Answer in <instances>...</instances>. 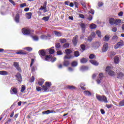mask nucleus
Masks as SVG:
<instances>
[{
	"label": "nucleus",
	"mask_w": 124,
	"mask_h": 124,
	"mask_svg": "<svg viewBox=\"0 0 124 124\" xmlns=\"http://www.w3.org/2000/svg\"><path fill=\"white\" fill-rule=\"evenodd\" d=\"M96 98H97V100L101 102L108 103V100H107V98L105 95H100L96 94Z\"/></svg>",
	"instance_id": "nucleus-1"
},
{
	"label": "nucleus",
	"mask_w": 124,
	"mask_h": 124,
	"mask_svg": "<svg viewBox=\"0 0 124 124\" xmlns=\"http://www.w3.org/2000/svg\"><path fill=\"white\" fill-rule=\"evenodd\" d=\"M65 52L67 55L65 56L64 57V59L65 60L66 59H72V58H74V56H69L70 54H71L72 53V51L69 49H65Z\"/></svg>",
	"instance_id": "nucleus-2"
},
{
	"label": "nucleus",
	"mask_w": 124,
	"mask_h": 124,
	"mask_svg": "<svg viewBox=\"0 0 124 124\" xmlns=\"http://www.w3.org/2000/svg\"><path fill=\"white\" fill-rule=\"evenodd\" d=\"M79 26L81 28V31L82 33H85V32H86V31L87 30V27H88V25L84 23H81L79 24Z\"/></svg>",
	"instance_id": "nucleus-3"
},
{
	"label": "nucleus",
	"mask_w": 124,
	"mask_h": 124,
	"mask_svg": "<svg viewBox=\"0 0 124 124\" xmlns=\"http://www.w3.org/2000/svg\"><path fill=\"white\" fill-rule=\"evenodd\" d=\"M10 93L11 94H12V95L18 94V88H17L16 87H12L10 91Z\"/></svg>",
	"instance_id": "nucleus-4"
},
{
	"label": "nucleus",
	"mask_w": 124,
	"mask_h": 124,
	"mask_svg": "<svg viewBox=\"0 0 124 124\" xmlns=\"http://www.w3.org/2000/svg\"><path fill=\"white\" fill-rule=\"evenodd\" d=\"M116 75H117V78L118 79H123L124 74L122 72L119 71V70H116Z\"/></svg>",
	"instance_id": "nucleus-5"
},
{
	"label": "nucleus",
	"mask_w": 124,
	"mask_h": 124,
	"mask_svg": "<svg viewBox=\"0 0 124 124\" xmlns=\"http://www.w3.org/2000/svg\"><path fill=\"white\" fill-rule=\"evenodd\" d=\"M22 32L24 35H29L31 34V30L25 28L22 29Z\"/></svg>",
	"instance_id": "nucleus-6"
},
{
	"label": "nucleus",
	"mask_w": 124,
	"mask_h": 124,
	"mask_svg": "<svg viewBox=\"0 0 124 124\" xmlns=\"http://www.w3.org/2000/svg\"><path fill=\"white\" fill-rule=\"evenodd\" d=\"M108 48L109 46L108 45V43L104 44L102 48V52L103 53H105L106 52H107V51H108Z\"/></svg>",
	"instance_id": "nucleus-7"
},
{
	"label": "nucleus",
	"mask_w": 124,
	"mask_h": 124,
	"mask_svg": "<svg viewBox=\"0 0 124 124\" xmlns=\"http://www.w3.org/2000/svg\"><path fill=\"white\" fill-rule=\"evenodd\" d=\"M13 65L14 66H15V68H16V69L18 71H19V72H21V71H22V70L20 67V65H19V62H14Z\"/></svg>",
	"instance_id": "nucleus-8"
},
{
	"label": "nucleus",
	"mask_w": 124,
	"mask_h": 124,
	"mask_svg": "<svg viewBox=\"0 0 124 124\" xmlns=\"http://www.w3.org/2000/svg\"><path fill=\"white\" fill-rule=\"evenodd\" d=\"M99 46H100V44L98 42L93 43L92 45L93 48V49H94L95 50H96V49H98Z\"/></svg>",
	"instance_id": "nucleus-9"
},
{
	"label": "nucleus",
	"mask_w": 124,
	"mask_h": 124,
	"mask_svg": "<svg viewBox=\"0 0 124 124\" xmlns=\"http://www.w3.org/2000/svg\"><path fill=\"white\" fill-rule=\"evenodd\" d=\"M73 43L75 46L77 45V43L78 42V35H76L73 39Z\"/></svg>",
	"instance_id": "nucleus-10"
},
{
	"label": "nucleus",
	"mask_w": 124,
	"mask_h": 124,
	"mask_svg": "<svg viewBox=\"0 0 124 124\" xmlns=\"http://www.w3.org/2000/svg\"><path fill=\"white\" fill-rule=\"evenodd\" d=\"M39 55H40V57L42 58V57H44L46 56V52H45V50L41 49L39 51Z\"/></svg>",
	"instance_id": "nucleus-11"
},
{
	"label": "nucleus",
	"mask_w": 124,
	"mask_h": 124,
	"mask_svg": "<svg viewBox=\"0 0 124 124\" xmlns=\"http://www.w3.org/2000/svg\"><path fill=\"white\" fill-rule=\"evenodd\" d=\"M16 77L18 82H21L22 81V76L21 75V74L19 73H17Z\"/></svg>",
	"instance_id": "nucleus-12"
},
{
	"label": "nucleus",
	"mask_w": 124,
	"mask_h": 124,
	"mask_svg": "<svg viewBox=\"0 0 124 124\" xmlns=\"http://www.w3.org/2000/svg\"><path fill=\"white\" fill-rule=\"evenodd\" d=\"M121 23H122V20L119 18H117L115 19L114 21V25H115V26H120Z\"/></svg>",
	"instance_id": "nucleus-13"
},
{
	"label": "nucleus",
	"mask_w": 124,
	"mask_h": 124,
	"mask_svg": "<svg viewBox=\"0 0 124 124\" xmlns=\"http://www.w3.org/2000/svg\"><path fill=\"white\" fill-rule=\"evenodd\" d=\"M80 71H87L89 70V67L87 66H82L80 68Z\"/></svg>",
	"instance_id": "nucleus-14"
},
{
	"label": "nucleus",
	"mask_w": 124,
	"mask_h": 124,
	"mask_svg": "<svg viewBox=\"0 0 124 124\" xmlns=\"http://www.w3.org/2000/svg\"><path fill=\"white\" fill-rule=\"evenodd\" d=\"M115 19L113 17H110L109 18V23L110 25H111L112 26H113V25H115Z\"/></svg>",
	"instance_id": "nucleus-15"
},
{
	"label": "nucleus",
	"mask_w": 124,
	"mask_h": 124,
	"mask_svg": "<svg viewBox=\"0 0 124 124\" xmlns=\"http://www.w3.org/2000/svg\"><path fill=\"white\" fill-rule=\"evenodd\" d=\"M114 62L116 64H119L120 62V58L119 57L116 56L114 58Z\"/></svg>",
	"instance_id": "nucleus-16"
},
{
	"label": "nucleus",
	"mask_w": 124,
	"mask_h": 124,
	"mask_svg": "<svg viewBox=\"0 0 124 124\" xmlns=\"http://www.w3.org/2000/svg\"><path fill=\"white\" fill-rule=\"evenodd\" d=\"M16 54L17 55H27V52L23 50H19L18 51L16 52Z\"/></svg>",
	"instance_id": "nucleus-17"
},
{
	"label": "nucleus",
	"mask_w": 124,
	"mask_h": 124,
	"mask_svg": "<svg viewBox=\"0 0 124 124\" xmlns=\"http://www.w3.org/2000/svg\"><path fill=\"white\" fill-rule=\"evenodd\" d=\"M124 44L122 43L121 42H118L117 44L115 45L114 46V49H118V48H120V47L123 46Z\"/></svg>",
	"instance_id": "nucleus-18"
},
{
	"label": "nucleus",
	"mask_w": 124,
	"mask_h": 124,
	"mask_svg": "<svg viewBox=\"0 0 124 124\" xmlns=\"http://www.w3.org/2000/svg\"><path fill=\"white\" fill-rule=\"evenodd\" d=\"M0 13L2 15H5V14H6L5 9L4 8V6H3L1 7Z\"/></svg>",
	"instance_id": "nucleus-19"
},
{
	"label": "nucleus",
	"mask_w": 124,
	"mask_h": 124,
	"mask_svg": "<svg viewBox=\"0 0 124 124\" xmlns=\"http://www.w3.org/2000/svg\"><path fill=\"white\" fill-rule=\"evenodd\" d=\"M31 15H32V14L31 12L26 13V17L27 19H28V20H30V19H31Z\"/></svg>",
	"instance_id": "nucleus-20"
},
{
	"label": "nucleus",
	"mask_w": 124,
	"mask_h": 124,
	"mask_svg": "<svg viewBox=\"0 0 124 124\" xmlns=\"http://www.w3.org/2000/svg\"><path fill=\"white\" fill-rule=\"evenodd\" d=\"M46 6H47V1H45L43 6V8H44V13H46V12H47Z\"/></svg>",
	"instance_id": "nucleus-21"
},
{
	"label": "nucleus",
	"mask_w": 124,
	"mask_h": 124,
	"mask_svg": "<svg viewBox=\"0 0 124 124\" xmlns=\"http://www.w3.org/2000/svg\"><path fill=\"white\" fill-rule=\"evenodd\" d=\"M19 20H20V15L16 14L15 18V21L16 23H19Z\"/></svg>",
	"instance_id": "nucleus-22"
},
{
	"label": "nucleus",
	"mask_w": 124,
	"mask_h": 124,
	"mask_svg": "<svg viewBox=\"0 0 124 124\" xmlns=\"http://www.w3.org/2000/svg\"><path fill=\"white\" fill-rule=\"evenodd\" d=\"M0 75H3V76L8 75V72L6 71H0Z\"/></svg>",
	"instance_id": "nucleus-23"
},
{
	"label": "nucleus",
	"mask_w": 124,
	"mask_h": 124,
	"mask_svg": "<svg viewBox=\"0 0 124 124\" xmlns=\"http://www.w3.org/2000/svg\"><path fill=\"white\" fill-rule=\"evenodd\" d=\"M88 62V59L87 58H82L80 60V62L81 63H86V62Z\"/></svg>",
	"instance_id": "nucleus-24"
},
{
	"label": "nucleus",
	"mask_w": 124,
	"mask_h": 124,
	"mask_svg": "<svg viewBox=\"0 0 124 124\" xmlns=\"http://www.w3.org/2000/svg\"><path fill=\"white\" fill-rule=\"evenodd\" d=\"M46 52H49L50 54H53L55 53V50L50 48L49 49H46Z\"/></svg>",
	"instance_id": "nucleus-25"
},
{
	"label": "nucleus",
	"mask_w": 124,
	"mask_h": 124,
	"mask_svg": "<svg viewBox=\"0 0 124 124\" xmlns=\"http://www.w3.org/2000/svg\"><path fill=\"white\" fill-rule=\"evenodd\" d=\"M83 93L85 95H87L88 96H91L92 95V93L89 91H85Z\"/></svg>",
	"instance_id": "nucleus-26"
},
{
	"label": "nucleus",
	"mask_w": 124,
	"mask_h": 124,
	"mask_svg": "<svg viewBox=\"0 0 124 124\" xmlns=\"http://www.w3.org/2000/svg\"><path fill=\"white\" fill-rule=\"evenodd\" d=\"M90 62L93 65H98V62H97L95 61L90 60Z\"/></svg>",
	"instance_id": "nucleus-27"
},
{
	"label": "nucleus",
	"mask_w": 124,
	"mask_h": 124,
	"mask_svg": "<svg viewBox=\"0 0 124 124\" xmlns=\"http://www.w3.org/2000/svg\"><path fill=\"white\" fill-rule=\"evenodd\" d=\"M108 74L110 76H115V72H114L112 70H109L108 72Z\"/></svg>",
	"instance_id": "nucleus-28"
},
{
	"label": "nucleus",
	"mask_w": 124,
	"mask_h": 124,
	"mask_svg": "<svg viewBox=\"0 0 124 124\" xmlns=\"http://www.w3.org/2000/svg\"><path fill=\"white\" fill-rule=\"evenodd\" d=\"M38 84L39 85V86H42V85H43V84H44V79H41L39 80V81L38 82Z\"/></svg>",
	"instance_id": "nucleus-29"
},
{
	"label": "nucleus",
	"mask_w": 124,
	"mask_h": 124,
	"mask_svg": "<svg viewBox=\"0 0 124 124\" xmlns=\"http://www.w3.org/2000/svg\"><path fill=\"white\" fill-rule=\"evenodd\" d=\"M63 64L64 66H68L69 65V61L67 60H64Z\"/></svg>",
	"instance_id": "nucleus-30"
},
{
	"label": "nucleus",
	"mask_w": 124,
	"mask_h": 124,
	"mask_svg": "<svg viewBox=\"0 0 124 124\" xmlns=\"http://www.w3.org/2000/svg\"><path fill=\"white\" fill-rule=\"evenodd\" d=\"M49 19H50V16H47L43 17L42 18V20H43V21H45V22H48V21H49Z\"/></svg>",
	"instance_id": "nucleus-31"
},
{
	"label": "nucleus",
	"mask_w": 124,
	"mask_h": 124,
	"mask_svg": "<svg viewBox=\"0 0 124 124\" xmlns=\"http://www.w3.org/2000/svg\"><path fill=\"white\" fill-rule=\"evenodd\" d=\"M90 28L91 30H93L94 29H96V25L92 23L90 25Z\"/></svg>",
	"instance_id": "nucleus-32"
},
{
	"label": "nucleus",
	"mask_w": 124,
	"mask_h": 124,
	"mask_svg": "<svg viewBox=\"0 0 124 124\" xmlns=\"http://www.w3.org/2000/svg\"><path fill=\"white\" fill-rule=\"evenodd\" d=\"M74 55L76 58H77V57H79V56H80V52L78 51H75L74 52Z\"/></svg>",
	"instance_id": "nucleus-33"
},
{
	"label": "nucleus",
	"mask_w": 124,
	"mask_h": 124,
	"mask_svg": "<svg viewBox=\"0 0 124 124\" xmlns=\"http://www.w3.org/2000/svg\"><path fill=\"white\" fill-rule=\"evenodd\" d=\"M31 37L34 41H38L39 39L37 36H32Z\"/></svg>",
	"instance_id": "nucleus-34"
},
{
	"label": "nucleus",
	"mask_w": 124,
	"mask_h": 124,
	"mask_svg": "<svg viewBox=\"0 0 124 124\" xmlns=\"http://www.w3.org/2000/svg\"><path fill=\"white\" fill-rule=\"evenodd\" d=\"M119 106L121 107L124 106V99L119 102Z\"/></svg>",
	"instance_id": "nucleus-35"
},
{
	"label": "nucleus",
	"mask_w": 124,
	"mask_h": 124,
	"mask_svg": "<svg viewBox=\"0 0 124 124\" xmlns=\"http://www.w3.org/2000/svg\"><path fill=\"white\" fill-rule=\"evenodd\" d=\"M71 65L72 66H73V67H75V66H77V65H78V63L76 61H74L72 62L71 63Z\"/></svg>",
	"instance_id": "nucleus-36"
},
{
	"label": "nucleus",
	"mask_w": 124,
	"mask_h": 124,
	"mask_svg": "<svg viewBox=\"0 0 124 124\" xmlns=\"http://www.w3.org/2000/svg\"><path fill=\"white\" fill-rule=\"evenodd\" d=\"M24 50H26L27 51H28V52H31V51H32V48L31 47H24Z\"/></svg>",
	"instance_id": "nucleus-37"
},
{
	"label": "nucleus",
	"mask_w": 124,
	"mask_h": 124,
	"mask_svg": "<svg viewBox=\"0 0 124 124\" xmlns=\"http://www.w3.org/2000/svg\"><path fill=\"white\" fill-rule=\"evenodd\" d=\"M52 58L51 57H50V56H46L45 58V61H46V62H50V61H51V59Z\"/></svg>",
	"instance_id": "nucleus-38"
},
{
	"label": "nucleus",
	"mask_w": 124,
	"mask_h": 124,
	"mask_svg": "<svg viewBox=\"0 0 124 124\" xmlns=\"http://www.w3.org/2000/svg\"><path fill=\"white\" fill-rule=\"evenodd\" d=\"M80 47L83 52L86 50V45L82 44L80 45Z\"/></svg>",
	"instance_id": "nucleus-39"
},
{
	"label": "nucleus",
	"mask_w": 124,
	"mask_h": 124,
	"mask_svg": "<svg viewBox=\"0 0 124 124\" xmlns=\"http://www.w3.org/2000/svg\"><path fill=\"white\" fill-rule=\"evenodd\" d=\"M43 115H48L50 114V110H45L42 112Z\"/></svg>",
	"instance_id": "nucleus-40"
},
{
	"label": "nucleus",
	"mask_w": 124,
	"mask_h": 124,
	"mask_svg": "<svg viewBox=\"0 0 124 124\" xmlns=\"http://www.w3.org/2000/svg\"><path fill=\"white\" fill-rule=\"evenodd\" d=\"M67 89H68L69 90H74L75 89V87L72 85H68L67 86Z\"/></svg>",
	"instance_id": "nucleus-41"
},
{
	"label": "nucleus",
	"mask_w": 124,
	"mask_h": 124,
	"mask_svg": "<svg viewBox=\"0 0 124 124\" xmlns=\"http://www.w3.org/2000/svg\"><path fill=\"white\" fill-rule=\"evenodd\" d=\"M41 39H43L44 40H47L48 39V37H47L46 35H42L41 36Z\"/></svg>",
	"instance_id": "nucleus-42"
},
{
	"label": "nucleus",
	"mask_w": 124,
	"mask_h": 124,
	"mask_svg": "<svg viewBox=\"0 0 124 124\" xmlns=\"http://www.w3.org/2000/svg\"><path fill=\"white\" fill-rule=\"evenodd\" d=\"M109 39H110V37L108 35H106L104 38V41H109Z\"/></svg>",
	"instance_id": "nucleus-43"
},
{
	"label": "nucleus",
	"mask_w": 124,
	"mask_h": 124,
	"mask_svg": "<svg viewBox=\"0 0 124 124\" xmlns=\"http://www.w3.org/2000/svg\"><path fill=\"white\" fill-rule=\"evenodd\" d=\"M46 87L47 88H50V87H51V86H52V83H51V82H46Z\"/></svg>",
	"instance_id": "nucleus-44"
},
{
	"label": "nucleus",
	"mask_w": 124,
	"mask_h": 124,
	"mask_svg": "<svg viewBox=\"0 0 124 124\" xmlns=\"http://www.w3.org/2000/svg\"><path fill=\"white\" fill-rule=\"evenodd\" d=\"M118 36L114 35L112 37V40H113V41H117L118 40Z\"/></svg>",
	"instance_id": "nucleus-45"
},
{
	"label": "nucleus",
	"mask_w": 124,
	"mask_h": 124,
	"mask_svg": "<svg viewBox=\"0 0 124 124\" xmlns=\"http://www.w3.org/2000/svg\"><path fill=\"white\" fill-rule=\"evenodd\" d=\"M54 33L57 36H62V33H61L60 32L54 31Z\"/></svg>",
	"instance_id": "nucleus-46"
},
{
	"label": "nucleus",
	"mask_w": 124,
	"mask_h": 124,
	"mask_svg": "<svg viewBox=\"0 0 124 124\" xmlns=\"http://www.w3.org/2000/svg\"><path fill=\"white\" fill-rule=\"evenodd\" d=\"M96 33L98 35V37H101V32L99 31H96Z\"/></svg>",
	"instance_id": "nucleus-47"
},
{
	"label": "nucleus",
	"mask_w": 124,
	"mask_h": 124,
	"mask_svg": "<svg viewBox=\"0 0 124 124\" xmlns=\"http://www.w3.org/2000/svg\"><path fill=\"white\" fill-rule=\"evenodd\" d=\"M96 34L94 31L92 32L91 34V37H93V38H94L95 37Z\"/></svg>",
	"instance_id": "nucleus-48"
},
{
	"label": "nucleus",
	"mask_w": 124,
	"mask_h": 124,
	"mask_svg": "<svg viewBox=\"0 0 124 124\" xmlns=\"http://www.w3.org/2000/svg\"><path fill=\"white\" fill-rule=\"evenodd\" d=\"M93 38L91 36H89L88 37L87 40H88V41H89V42H92V41H93Z\"/></svg>",
	"instance_id": "nucleus-49"
},
{
	"label": "nucleus",
	"mask_w": 124,
	"mask_h": 124,
	"mask_svg": "<svg viewBox=\"0 0 124 124\" xmlns=\"http://www.w3.org/2000/svg\"><path fill=\"white\" fill-rule=\"evenodd\" d=\"M94 57H95V55L94 54H90L89 56V59H90V60H93V59H94Z\"/></svg>",
	"instance_id": "nucleus-50"
},
{
	"label": "nucleus",
	"mask_w": 124,
	"mask_h": 124,
	"mask_svg": "<svg viewBox=\"0 0 124 124\" xmlns=\"http://www.w3.org/2000/svg\"><path fill=\"white\" fill-rule=\"evenodd\" d=\"M43 89L45 92H46L47 90H48V87L46 86L43 85Z\"/></svg>",
	"instance_id": "nucleus-51"
},
{
	"label": "nucleus",
	"mask_w": 124,
	"mask_h": 124,
	"mask_svg": "<svg viewBox=\"0 0 124 124\" xmlns=\"http://www.w3.org/2000/svg\"><path fill=\"white\" fill-rule=\"evenodd\" d=\"M56 48H57V49H59V48H61V44H60V43H58L56 44Z\"/></svg>",
	"instance_id": "nucleus-52"
},
{
	"label": "nucleus",
	"mask_w": 124,
	"mask_h": 124,
	"mask_svg": "<svg viewBox=\"0 0 124 124\" xmlns=\"http://www.w3.org/2000/svg\"><path fill=\"white\" fill-rule=\"evenodd\" d=\"M31 67V72H34L36 69V67L35 66H33L32 67Z\"/></svg>",
	"instance_id": "nucleus-53"
},
{
	"label": "nucleus",
	"mask_w": 124,
	"mask_h": 124,
	"mask_svg": "<svg viewBox=\"0 0 124 124\" xmlns=\"http://www.w3.org/2000/svg\"><path fill=\"white\" fill-rule=\"evenodd\" d=\"M34 63V59H31V63L30 64V67H31V66H32V65Z\"/></svg>",
	"instance_id": "nucleus-54"
},
{
	"label": "nucleus",
	"mask_w": 124,
	"mask_h": 124,
	"mask_svg": "<svg viewBox=\"0 0 124 124\" xmlns=\"http://www.w3.org/2000/svg\"><path fill=\"white\" fill-rule=\"evenodd\" d=\"M111 31H113V32H116L117 31V27H113Z\"/></svg>",
	"instance_id": "nucleus-55"
},
{
	"label": "nucleus",
	"mask_w": 124,
	"mask_h": 124,
	"mask_svg": "<svg viewBox=\"0 0 124 124\" xmlns=\"http://www.w3.org/2000/svg\"><path fill=\"white\" fill-rule=\"evenodd\" d=\"M20 6L21 8L25 7V6H27V3H23L20 4Z\"/></svg>",
	"instance_id": "nucleus-56"
},
{
	"label": "nucleus",
	"mask_w": 124,
	"mask_h": 124,
	"mask_svg": "<svg viewBox=\"0 0 124 124\" xmlns=\"http://www.w3.org/2000/svg\"><path fill=\"white\" fill-rule=\"evenodd\" d=\"M57 54L58 55V56H61V55H62V51L59 50L57 52Z\"/></svg>",
	"instance_id": "nucleus-57"
},
{
	"label": "nucleus",
	"mask_w": 124,
	"mask_h": 124,
	"mask_svg": "<svg viewBox=\"0 0 124 124\" xmlns=\"http://www.w3.org/2000/svg\"><path fill=\"white\" fill-rule=\"evenodd\" d=\"M64 48H68L69 47V44L68 43H65L63 45Z\"/></svg>",
	"instance_id": "nucleus-58"
},
{
	"label": "nucleus",
	"mask_w": 124,
	"mask_h": 124,
	"mask_svg": "<svg viewBox=\"0 0 124 124\" xmlns=\"http://www.w3.org/2000/svg\"><path fill=\"white\" fill-rule=\"evenodd\" d=\"M87 20H88V21H92V20H93V16H92V15H89Z\"/></svg>",
	"instance_id": "nucleus-59"
},
{
	"label": "nucleus",
	"mask_w": 124,
	"mask_h": 124,
	"mask_svg": "<svg viewBox=\"0 0 124 124\" xmlns=\"http://www.w3.org/2000/svg\"><path fill=\"white\" fill-rule=\"evenodd\" d=\"M60 42L61 43H65V42H66V39H62L60 40Z\"/></svg>",
	"instance_id": "nucleus-60"
},
{
	"label": "nucleus",
	"mask_w": 124,
	"mask_h": 124,
	"mask_svg": "<svg viewBox=\"0 0 124 124\" xmlns=\"http://www.w3.org/2000/svg\"><path fill=\"white\" fill-rule=\"evenodd\" d=\"M106 107H107V108H108V109H109V108H112V104L108 105L106 104Z\"/></svg>",
	"instance_id": "nucleus-61"
},
{
	"label": "nucleus",
	"mask_w": 124,
	"mask_h": 124,
	"mask_svg": "<svg viewBox=\"0 0 124 124\" xmlns=\"http://www.w3.org/2000/svg\"><path fill=\"white\" fill-rule=\"evenodd\" d=\"M115 55H116V52H115L114 51L111 52L110 54V57H114V56H115Z\"/></svg>",
	"instance_id": "nucleus-62"
},
{
	"label": "nucleus",
	"mask_w": 124,
	"mask_h": 124,
	"mask_svg": "<svg viewBox=\"0 0 124 124\" xmlns=\"http://www.w3.org/2000/svg\"><path fill=\"white\" fill-rule=\"evenodd\" d=\"M34 76H32L31 80H30V82L31 83H32L33 82H34Z\"/></svg>",
	"instance_id": "nucleus-63"
},
{
	"label": "nucleus",
	"mask_w": 124,
	"mask_h": 124,
	"mask_svg": "<svg viewBox=\"0 0 124 124\" xmlns=\"http://www.w3.org/2000/svg\"><path fill=\"white\" fill-rule=\"evenodd\" d=\"M81 4L82 5L83 8H86V3H85L84 2H81Z\"/></svg>",
	"instance_id": "nucleus-64"
}]
</instances>
